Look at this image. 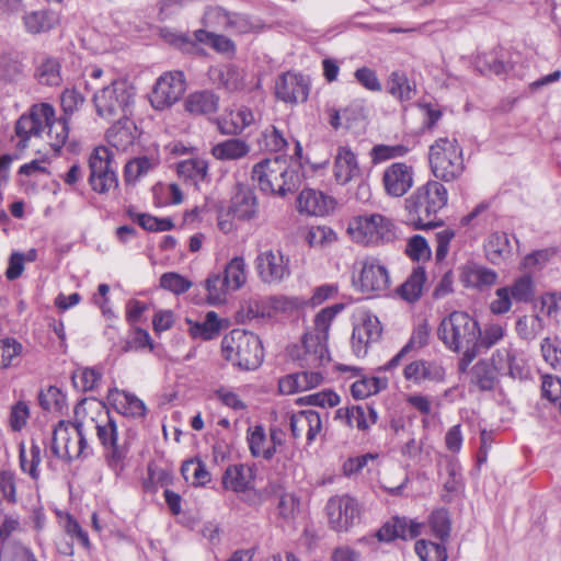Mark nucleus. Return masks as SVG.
I'll list each match as a JSON object with an SVG mask.
<instances>
[{"label": "nucleus", "instance_id": "f257e3e1", "mask_svg": "<svg viewBox=\"0 0 561 561\" xmlns=\"http://www.w3.org/2000/svg\"><path fill=\"white\" fill-rule=\"evenodd\" d=\"M479 334V322L463 311L451 312L440 321L437 329V336L447 350L462 353L458 363L459 370L462 373L478 356Z\"/></svg>", "mask_w": 561, "mask_h": 561}, {"label": "nucleus", "instance_id": "f03ea898", "mask_svg": "<svg viewBox=\"0 0 561 561\" xmlns=\"http://www.w3.org/2000/svg\"><path fill=\"white\" fill-rule=\"evenodd\" d=\"M344 309L336 304L321 309L314 317L313 329L307 332L302 340L304 353L299 357L300 366L319 368L330 362L328 339L330 327L335 317Z\"/></svg>", "mask_w": 561, "mask_h": 561}, {"label": "nucleus", "instance_id": "7ed1b4c3", "mask_svg": "<svg viewBox=\"0 0 561 561\" xmlns=\"http://www.w3.org/2000/svg\"><path fill=\"white\" fill-rule=\"evenodd\" d=\"M447 201L445 186L437 181H428L405 199L410 221L420 229L438 226L437 214L446 206Z\"/></svg>", "mask_w": 561, "mask_h": 561}, {"label": "nucleus", "instance_id": "20e7f679", "mask_svg": "<svg viewBox=\"0 0 561 561\" xmlns=\"http://www.w3.org/2000/svg\"><path fill=\"white\" fill-rule=\"evenodd\" d=\"M251 178L264 194L282 197L293 193L299 184L298 172L280 158L264 159L255 163Z\"/></svg>", "mask_w": 561, "mask_h": 561}, {"label": "nucleus", "instance_id": "39448f33", "mask_svg": "<svg viewBox=\"0 0 561 561\" xmlns=\"http://www.w3.org/2000/svg\"><path fill=\"white\" fill-rule=\"evenodd\" d=\"M346 231L354 242L366 247L382 245L392 242L397 237L393 220L378 213L352 217Z\"/></svg>", "mask_w": 561, "mask_h": 561}, {"label": "nucleus", "instance_id": "423d86ee", "mask_svg": "<svg viewBox=\"0 0 561 561\" xmlns=\"http://www.w3.org/2000/svg\"><path fill=\"white\" fill-rule=\"evenodd\" d=\"M136 91L127 80L117 79L93 95L99 116L107 121H121L131 114Z\"/></svg>", "mask_w": 561, "mask_h": 561}, {"label": "nucleus", "instance_id": "0eeeda50", "mask_svg": "<svg viewBox=\"0 0 561 561\" xmlns=\"http://www.w3.org/2000/svg\"><path fill=\"white\" fill-rule=\"evenodd\" d=\"M92 422L110 468L116 473L122 472L129 451V443L123 434L122 426L107 410L100 413L96 420L92 419Z\"/></svg>", "mask_w": 561, "mask_h": 561}, {"label": "nucleus", "instance_id": "6e6552de", "mask_svg": "<svg viewBox=\"0 0 561 561\" xmlns=\"http://www.w3.org/2000/svg\"><path fill=\"white\" fill-rule=\"evenodd\" d=\"M224 357L244 370L257 368L263 360L261 341L252 332L236 329L221 342Z\"/></svg>", "mask_w": 561, "mask_h": 561}, {"label": "nucleus", "instance_id": "1a4fd4ad", "mask_svg": "<svg viewBox=\"0 0 561 561\" xmlns=\"http://www.w3.org/2000/svg\"><path fill=\"white\" fill-rule=\"evenodd\" d=\"M428 160L435 178L445 182L458 179L465 169L462 149L456 138L435 140L430 147Z\"/></svg>", "mask_w": 561, "mask_h": 561}, {"label": "nucleus", "instance_id": "9d476101", "mask_svg": "<svg viewBox=\"0 0 561 561\" xmlns=\"http://www.w3.org/2000/svg\"><path fill=\"white\" fill-rule=\"evenodd\" d=\"M51 453L66 460H72L91 454L81 423L60 421L53 432Z\"/></svg>", "mask_w": 561, "mask_h": 561}, {"label": "nucleus", "instance_id": "9b49d317", "mask_svg": "<svg viewBox=\"0 0 561 561\" xmlns=\"http://www.w3.org/2000/svg\"><path fill=\"white\" fill-rule=\"evenodd\" d=\"M89 184L99 194H106L118 185L113 152L108 147H96L89 158Z\"/></svg>", "mask_w": 561, "mask_h": 561}, {"label": "nucleus", "instance_id": "f8f14e48", "mask_svg": "<svg viewBox=\"0 0 561 561\" xmlns=\"http://www.w3.org/2000/svg\"><path fill=\"white\" fill-rule=\"evenodd\" d=\"M536 295V285L530 274H524L514 279L510 286L495 290V298L490 304V310L494 314L507 313L515 302H530Z\"/></svg>", "mask_w": 561, "mask_h": 561}, {"label": "nucleus", "instance_id": "ddd939ff", "mask_svg": "<svg viewBox=\"0 0 561 561\" xmlns=\"http://www.w3.org/2000/svg\"><path fill=\"white\" fill-rule=\"evenodd\" d=\"M186 90L185 77L182 71H169L161 75L150 94V103L154 110L163 111L175 104Z\"/></svg>", "mask_w": 561, "mask_h": 561}, {"label": "nucleus", "instance_id": "4468645a", "mask_svg": "<svg viewBox=\"0 0 561 561\" xmlns=\"http://www.w3.org/2000/svg\"><path fill=\"white\" fill-rule=\"evenodd\" d=\"M381 334L382 327L379 319L367 310L358 311L355 316L351 339L353 353L357 357L366 356L369 346L377 343Z\"/></svg>", "mask_w": 561, "mask_h": 561}, {"label": "nucleus", "instance_id": "2eb2a0df", "mask_svg": "<svg viewBox=\"0 0 561 561\" xmlns=\"http://www.w3.org/2000/svg\"><path fill=\"white\" fill-rule=\"evenodd\" d=\"M357 275H354V285L364 294H381L390 285L388 270L377 259L368 257L359 263Z\"/></svg>", "mask_w": 561, "mask_h": 561}, {"label": "nucleus", "instance_id": "dca6fc26", "mask_svg": "<svg viewBox=\"0 0 561 561\" xmlns=\"http://www.w3.org/2000/svg\"><path fill=\"white\" fill-rule=\"evenodd\" d=\"M259 278L268 285L280 284L290 275L289 259L280 250H266L255 259Z\"/></svg>", "mask_w": 561, "mask_h": 561}, {"label": "nucleus", "instance_id": "f3484780", "mask_svg": "<svg viewBox=\"0 0 561 561\" xmlns=\"http://www.w3.org/2000/svg\"><path fill=\"white\" fill-rule=\"evenodd\" d=\"M310 78L300 72L287 71L275 82V95L278 100L297 104L307 101L310 93Z\"/></svg>", "mask_w": 561, "mask_h": 561}, {"label": "nucleus", "instance_id": "a211bd4d", "mask_svg": "<svg viewBox=\"0 0 561 561\" xmlns=\"http://www.w3.org/2000/svg\"><path fill=\"white\" fill-rule=\"evenodd\" d=\"M53 116V106L48 103L35 104L30 114H23L15 123V134L19 137L18 147L24 149L33 136H39L43 131V121Z\"/></svg>", "mask_w": 561, "mask_h": 561}, {"label": "nucleus", "instance_id": "6ab92c4d", "mask_svg": "<svg viewBox=\"0 0 561 561\" xmlns=\"http://www.w3.org/2000/svg\"><path fill=\"white\" fill-rule=\"evenodd\" d=\"M325 510L331 527L337 531L347 530L359 516L356 500L348 495L332 496Z\"/></svg>", "mask_w": 561, "mask_h": 561}, {"label": "nucleus", "instance_id": "aec40b11", "mask_svg": "<svg viewBox=\"0 0 561 561\" xmlns=\"http://www.w3.org/2000/svg\"><path fill=\"white\" fill-rule=\"evenodd\" d=\"M170 45L187 54L204 55L206 48L230 56L234 53V44L229 37H170Z\"/></svg>", "mask_w": 561, "mask_h": 561}, {"label": "nucleus", "instance_id": "412c9836", "mask_svg": "<svg viewBox=\"0 0 561 561\" xmlns=\"http://www.w3.org/2000/svg\"><path fill=\"white\" fill-rule=\"evenodd\" d=\"M413 168L404 162L388 165L381 178L385 193L390 197H401L413 186Z\"/></svg>", "mask_w": 561, "mask_h": 561}, {"label": "nucleus", "instance_id": "4be33fe9", "mask_svg": "<svg viewBox=\"0 0 561 561\" xmlns=\"http://www.w3.org/2000/svg\"><path fill=\"white\" fill-rule=\"evenodd\" d=\"M519 61L518 54H512L500 47L488 53H480L476 58V68L482 75L507 73Z\"/></svg>", "mask_w": 561, "mask_h": 561}, {"label": "nucleus", "instance_id": "5701e85b", "mask_svg": "<svg viewBox=\"0 0 561 561\" xmlns=\"http://www.w3.org/2000/svg\"><path fill=\"white\" fill-rule=\"evenodd\" d=\"M446 370L443 364L435 359H416L403 368V377L414 385L424 382H443Z\"/></svg>", "mask_w": 561, "mask_h": 561}, {"label": "nucleus", "instance_id": "b1692460", "mask_svg": "<svg viewBox=\"0 0 561 561\" xmlns=\"http://www.w3.org/2000/svg\"><path fill=\"white\" fill-rule=\"evenodd\" d=\"M360 175L356 153L348 145H340L333 159V176L337 184L346 185Z\"/></svg>", "mask_w": 561, "mask_h": 561}, {"label": "nucleus", "instance_id": "393cba45", "mask_svg": "<svg viewBox=\"0 0 561 561\" xmlns=\"http://www.w3.org/2000/svg\"><path fill=\"white\" fill-rule=\"evenodd\" d=\"M229 214L242 221L256 218L259 202L254 191L249 186L238 184L230 201Z\"/></svg>", "mask_w": 561, "mask_h": 561}, {"label": "nucleus", "instance_id": "a878e982", "mask_svg": "<svg viewBox=\"0 0 561 561\" xmlns=\"http://www.w3.org/2000/svg\"><path fill=\"white\" fill-rule=\"evenodd\" d=\"M424 530V523L407 517H394L386 523L376 534L379 541L389 542L397 538L407 540L420 536Z\"/></svg>", "mask_w": 561, "mask_h": 561}, {"label": "nucleus", "instance_id": "bb28decb", "mask_svg": "<svg viewBox=\"0 0 561 561\" xmlns=\"http://www.w3.org/2000/svg\"><path fill=\"white\" fill-rule=\"evenodd\" d=\"M335 199L320 191L302 190L297 198V209L308 216H325L333 211Z\"/></svg>", "mask_w": 561, "mask_h": 561}, {"label": "nucleus", "instance_id": "cd10ccee", "mask_svg": "<svg viewBox=\"0 0 561 561\" xmlns=\"http://www.w3.org/2000/svg\"><path fill=\"white\" fill-rule=\"evenodd\" d=\"M255 472L251 466L244 463L229 465L222 477L221 485L227 491L244 493L254 488Z\"/></svg>", "mask_w": 561, "mask_h": 561}, {"label": "nucleus", "instance_id": "c85d7f7f", "mask_svg": "<svg viewBox=\"0 0 561 561\" xmlns=\"http://www.w3.org/2000/svg\"><path fill=\"white\" fill-rule=\"evenodd\" d=\"M291 435L295 438L306 435L307 442L312 443L322 428L321 416L317 411L306 410L293 413L289 417Z\"/></svg>", "mask_w": 561, "mask_h": 561}, {"label": "nucleus", "instance_id": "c756f323", "mask_svg": "<svg viewBox=\"0 0 561 561\" xmlns=\"http://www.w3.org/2000/svg\"><path fill=\"white\" fill-rule=\"evenodd\" d=\"M322 381V373L316 370H302L280 378L278 381V389L283 394H293L316 388L320 386Z\"/></svg>", "mask_w": 561, "mask_h": 561}, {"label": "nucleus", "instance_id": "7c9ffc66", "mask_svg": "<svg viewBox=\"0 0 561 561\" xmlns=\"http://www.w3.org/2000/svg\"><path fill=\"white\" fill-rule=\"evenodd\" d=\"M209 78L230 92L242 91L247 87L245 71L232 65L210 68Z\"/></svg>", "mask_w": 561, "mask_h": 561}, {"label": "nucleus", "instance_id": "2f4dec72", "mask_svg": "<svg viewBox=\"0 0 561 561\" xmlns=\"http://www.w3.org/2000/svg\"><path fill=\"white\" fill-rule=\"evenodd\" d=\"M255 121L252 110L247 106H240L234 111H230L221 115L217 119V126L224 135H239L248 126L253 124Z\"/></svg>", "mask_w": 561, "mask_h": 561}, {"label": "nucleus", "instance_id": "473e14b6", "mask_svg": "<svg viewBox=\"0 0 561 561\" xmlns=\"http://www.w3.org/2000/svg\"><path fill=\"white\" fill-rule=\"evenodd\" d=\"M335 417H345L350 426L356 427L358 431L366 432L378 421V413L368 403L354 405L345 411L339 409Z\"/></svg>", "mask_w": 561, "mask_h": 561}, {"label": "nucleus", "instance_id": "72a5a7b5", "mask_svg": "<svg viewBox=\"0 0 561 561\" xmlns=\"http://www.w3.org/2000/svg\"><path fill=\"white\" fill-rule=\"evenodd\" d=\"M108 145L117 151H127L137 138V128L128 118L117 121L106 133Z\"/></svg>", "mask_w": 561, "mask_h": 561}, {"label": "nucleus", "instance_id": "f704fd0d", "mask_svg": "<svg viewBox=\"0 0 561 561\" xmlns=\"http://www.w3.org/2000/svg\"><path fill=\"white\" fill-rule=\"evenodd\" d=\"M178 174L185 182L193 184L196 188L209 182L208 163L204 159L194 158L178 163Z\"/></svg>", "mask_w": 561, "mask_h": 561}, {"label": "nucleus", "instance_id": "c9c22d12", "mask_svg": "<svg viewBox=\"0 0 561 561\" xmlns=\"http://www.w3.org/2000/svg\"><path fill=\"white\" fill-rule=\"evenodd\" d=\"M219 107V96L211 91H197L187 95L184 108L192 115H209Z\"/></svg>", "mask_w": 561, "mask_h": 561}, {"label": "nucleus", "instance_id": "e433bc0d", "mask_svg": "<svg viewBox=\"0 0 561 561\" xmlns=\"http://www.w3.org/2000/svg\"><path fill=\"white\" fill-rule=\"evenodd\" d=\"M250 145L241 138H229L213 146V157L220 161L240 160L249 154Z\"/></svg>", "mask_w": 561, "mask_h": 561}, {"label": "nucleus", "instance_id": "4c0bfd02", "mask_svg": "<svg viewBox=\"0 0 561 561\" xmlns=\"http://www.w3.org/2000/svg\"><path fill=\"white\" fill-rule=\"evenodd\" d=\"M461 278L467 287L477 289L489 288L497 280L495 271L478 264H469L463 267Z\"/></svg>", "mask_w": 561, "mask_h": 561}, {"label": "nucleus", "instance_id": "58836bf2", "mask_svg": "<svg viewBox=\"0 0 561 561\" xmlns=\"http://www.w3.org/2000/svg\"><path fill=\"white\" fill-rule=\"evenodd\" d=\"M204 28L194 32L193 35H220L219 32H228L230 14L221 8H209L203 19Z\"/></svg>", "mask_w": 561, "mask_h": 561}, {"label": "nucleus", "instance_id": "ea45409f", "mask_svg": "<svg viewBox=\"0 0 561 561\" xmlns=\"http://www.w3.org/2000/svg\"><path fill=\"white\" fill-rule=\"evenodd\" d=\"M247 439L253 457H262L266 460L273 458V442L266 436L262 425L249 427Z\"/></svg>", "mask_w": 561, "mask_h": 561}, {"label": "nucleus", "instance_id": "a19ab883", "mask_svg": "<svg viewBox=\"0 0 561 561\" xmlns=\"http://www.w3.org/2000/svg\"><path fill=\"white\" fill-rule=\"evenodd\" d=\"M188 323V333L194 339L208 341L217 336L221 330L220 321L215 311H208L203 321L186 320Z\"/></svg>", "mask_w": 561, "mask_h": 561}, {"label": "nucleus", "instance_id": "79ce46f5", "mask_svg": "<svg viewBox=\"0 0 561 561\" xmlns=\"http://www.w3.org/2000/svg\"><path fill=\"white\" fill-rule=\"evenodd\" d=\"M110 398L113 399L116 409L119 413L124 415H129L133 417L142 416L146 413L145 403L137 398L135 394H131L124 390H112L110 392Z\"/></svg>", "mask_w": 561, "mask_h": 561}, {"label": "nucleus", "instance_id": "37998d69", "mask_svg": "<svg viewBox=\"0 0 561 561\" xmlns=\"http://www.w3.org/2000/svg\"><path fill=\"white\" fill-rule=\"evenodd\" d=\"M425 280V270L422 266H416L407 280L397 289V293L403 300L414 302L421 297Z\"/></svg>", "mask_w": 561, "mask_h": 561}, {"label": "nucleus", "instance_id": "c03bdc74", "mask_svg": "<svg viewBox=\"0 0 561 561\" xmlns=\"http://www.w3.org/2000/svg\"><path fill=\"white\" fill-rule=\"evenodd\" d=\"M488 259L493 264H499L510 257L512 254V245L508 236L505 232L492 233L485 244Z\"/></svg>", "mask_w": 561, "mask_h": 561}, {"label": "nucleus", "instance_id": "a18cd8bd", "mask_svg": "<svg viewBox=\"0 0 561 561\" xmlns=\"http://www.w3.org/2000/svg\"><path fill=\"white\" fill-rule=\"evenodd\" d=\"M204 285L207 291V302L213 306L226 302L228 294L233 291L220 273L209 274Z\"/></svg>", "mask_w": 561, "mask_h": 561}, {"label": "nucleus", "instance_id": "49530a36", "mask_svg": "<svg viewBox=\"0 0 561 561\" xmlns=\"http://www.w3.org/2000/svg\"><path fill=\"white\" fill-rule=\"evenodd\" d=\"M45 128H47L49 145L53 149L59 150L68 138L69 127L67 117L56 118L55 110L53 108V116L48 121H43V130Z\"/></svg>", "mask_w": 561, "mask_h": 561}, {"label": "nucleus", "instance_id": "de8ad7c7", "mask_svg": "<svg viewBox=\"0 0 561 561\" xmlns=\"http://www.w3.org/2000/svg\"><path fill=\"white\" fill-rule=\"evenodd\" d=\"M39 405L51 413L64 414L68 410L66 394L57 387L49 386L38 394Z\"/></svg>", "mask_w": 561, "mask_h": 561}, {"label": "nucleus", "instance_id": "09e8293b", "mask_svg": "<svg viewBox=\"0 0 561 561\" xmlns=\"http://www.w3.org/2000/svg\"><path fill=\"white\" fill-rule=\"evenodd\" d=\"M159 164L157 157H138L126 163L124 170L125 181L127 183H135L140 178L147 175L152 169Z\"/></svg>", "mask_w": 561, "mask_h": 561}, {"label": "nucleus", "instance_id": "8fccbe9b", "mask_svg": "<svg viewBox=\"0 0 561 561\" xmlns=\"http://www.w3.org/2000/svg\"><path fill=\"white\" fill-rule=\"evenodd\" d=\"M222 275L233 291L240 289L245 284L248 276L244 259L242 256L231 259L226 264Z\"/></svg>", "mask_w": 561, "mask_h": 561}, {"label": "nucleus", "instance_id": "3c124183", "mask_svg": "<svg viewBox=\"0 0 561 561\" xmlns=\"http://www.w3.org/2000/svg\"><path fill=\"white\" fill-rule=\"evenodd\" d=\"M388 92L399 101H409L414 94L415 90L410 84L407 75L402 71H392L387 80Z\"/></svg>", "mask_w": 561, "mask_h": 561}, {"label": "nucleus", "instance_id": "603ef678", "mask_svg": "<svg viewBox=\"0 0 561 561\" xmlns=\"http://www.w3.org/2000/svg\"><path fill=\"white\" fill-rule=\"evenodd\" d=\"M387 386V378L363 377L353 382L351 386V392L355 399L363 400L386 389Z\"/></svg>", "mask_w": 561, "mask_h": 561}, {"label": "nucleus", "instance_id": "864d4df0", "mask_svg": "<svg viewBox=\"0 0 561 561\" xmlns=\"http://www.w3.org/2000/svg\"><path fill=\"white\" fill-rule=\"evenodd\" d=\"M497 371L488 360H479L471 369V382L480 390L489 391L494 388Z\"/></svg>", "mask_w": 561, "mask_h": 561}, {"label": "nucleus", "instance_id": "5fc2aeb1", "mask_svg": "<svg viewBox=\"0 0 561 561\" xmlns=\"http://www.w3.org/2000/svg\"><path fill=\"white\" fill-rule=\"evenodd\" d=\"M24 23L31 33H47L58 23V16L49 11H35L24 16Z\"/></svg>", "mask_w": 561, "mask_h": 561}, {"label": "nucleus", "instance_id": "6e6d98bb", "mask_svg": "<svg viewBox=\"0 0 561 561\" xmlns=\"http://www.w3.org/2000/svg\"><path fill=\"white\" fill-rule=\"evenodd\" d=\"M277 515L286 523H290L297 518L301 511V501L298 495L293 492H283L278 496L276 505Z\"/></svg>", "mask_w": 561, "mask_h": 561}, {"label": "nucleus", "instance_id": "4d7b16f0", "mask_svg": "<svg viewBox=\"0 0 561 561\" xmlns=\"http://www.w3.org/2000/svg\"><path fill=\"white\" fill-rule=\"evenodd\" d=\"M425 527L430 528L433 536L445 542L450 535V518L448 512L444 508L433 511L428 516L427 524H424V528Z\"/></svg>", "mask_w": 561, "mask_h": 561}, {"label": "nucleus", "instance_id": "13d9d810", "mask_svg": "<svg viewBox=\"0 0 561 561\" xmlns=\"http://www.w3.org/2000/svg\"><path fill=\"white\" fill-rule=\"evenodd\" d=\"M543 328V319L538 314L523 316L516 321V332L520 339L526 341L535 340Z\"/></svg>", "mask_w": 561, "mask_h": 561}, {"label": "nucleus", "instance_id": "bf43d9fd", "mask_svg": "<svg viewBox=\"0 0 561 561\" xmlns=\"http://www.w3.org/2000/svg\"><path fill=\"white\" fill-rule=\"evenodd\" d=\"M101 378L102 374L90 367L78 368L72 374L73 386L83 392L95 390Z\"/></svg>", "mask_w": 561, "mask_h": 561}, {"label": "nucleus", "instance_id": "052dcab7", "mask_svg": "<svg viewBox=\"0 0 561 561\" xmlns=\"http://www.w3.org/2000/svg\"><path fill=\"white\" fill-rule=\"evenodd\" d=\"M42 461V450L36 444H32L28 454L24 447L20 450V467L23 472L30 474L33 480L39 479L38 466Z\"/></svg>", "mask_w": 561, "mask_h": 561}, {"label": "nucleus", "instance_id": "680f3d73", "mask_svg": "<svg viewBox=\"0 0 561 561\" xmlns=\"http://www.w3.org/2000/svg\"><path fill=\"white\" fill-rule=\"evenodd\" d=\"M506 334V328L500 323H490L480 329L479 337L477 339L478 354L481 350H489L497 344Z\"/></svg>", "mask_w": 561, "mask_h": 561}, {"label": "nucleus", "instance_id": "e2e57ef3", "mask_svg": "<svg viewBox=\"0 0 561 561\" xmlns=\"http://www.w3.org/2000/svg\"><path fill=\"white\" fill-rule=\"evenodd\" d=\"M415 551L422 561H446L447 550L442 541L440 543L419 540L415 543Z\"/></svg>", "mask_w": 561, "mask_h": 561}, {"label": "nucleus", "instance_id": "0e129e2a", "mask_svg": "<svg viewBox=\"0 0 561 561\" xmlns=\"http://www.w3.org/2000/svg\"><path fill=\"white\" fill-rule=\"evenodd\" d=\"M259 145L265 150L278 152L287 147V140L282 130L271 125L261 133Z\"/></svg>", "mask_w": 561, "mask_h": 561}, {"label": "nucleus", "instance_id": "69168bd1", "mask_svg": "<svg viewBox=\"0 0 561 561\" xmlns=\"http://www.w3.org/2000/svg\"><path fill=\"white\" fill-rule=\"evenodd\" d=\"M409 151V147L402 144L376 145L371 148L370 157L373 163L377 164L387 160L404 157Z\"/></svg>", "mask_w": 561, "mask_h": 561}, {"label": "nucleus", "instance_id": "338daca9", "mask_svg": "<svg viewBox=\"0 0 561 561\" xmlns=\"http://www.w3.org/2000/svg\"><path fill=\"white\" fill-rule=\"evenodd\" d=\"M24 76V66L18 57L2 56L0 59V80L16 82Z\"/></svg>", "mask_w": 561, "mask_h": 561}, {"label": "nucleus", "instance_id": "774afa93", "mask_svg": "<svg viewBox=\"0 0 561 561\" xmlns=\"http://www.w3.org/2000/svg\"><path fill=\"white\" fill-rule=\"evenodd\" d=\"M23 350L21 343L14 339L0 340V368H8L19 358Z\"/></svg>", "mask_w": 561, "mask_h": 561}]
</instances>
